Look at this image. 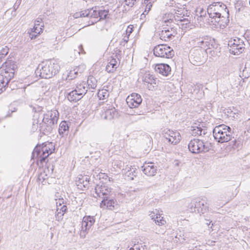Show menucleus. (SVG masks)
Here are the masks:
<instances>
[{"label": "nucleus", "instance_id": "obj_58", "mask_svg": "<svg viewBox=\"0 0 250 250\" xmlns=\"http://www.w3.org/2000/svg\"><path fill=\"white\" fill-rule=\"evenodd\" d=\"M180 21H188V23H189V22H188V20H187V19H183V20H181Z\"/></svg>", "mask_w": 250, "mask_h": 250}, {"label": "nucleus", "instance_id": "obj_4", "mask_svg": "<svg viewBox=\"0 0 250 250\" xmlns=\"http://www.w3.org/2000/svg\"><path fill=\"white\" fill-rule=\"evenodd\" d=\"M212 133L215 140L221 144L228 142L233 138L231 128L224 124L216 126Z\"/></svg>", "mask_w": 250, "mask_h": 250}, {"label": "nucleus", "instance_id": "obj_7", "mask_svg": "<svg viewBox=\"0 0 250 250\" xmlns=\"http://www.w3.org/2000/svg\"><path fill=\"white\" fill-rule=\"evenodd\" d=\"M154 55L158 57L172 58L174 55V51L171 47L165 44H160L154 47Z\"/></svg>", "mask_w": 250, "mask_h": 250}, {"label": "nucleus", "instance_id": "obj_21", "mask_svg": "<svg viewBox=\"0 0 250 250\" xmlns=\"http://www.w3.org/2000/svg\"><path fill=\"white\" fill-rule=\"evenodd\" d=\"M116 114V109L114 107L106 109L102 114V117L104 119L110 120L112 119Z\"/></svg>", "mask_w": 250, "mask_h": 250}, {"label": "nucleus", "instance_id": "obj_13", "mask_svg": "<svg viewBox=\"0 0 250 250\" xmlns=\"http://www.w3.org/2000/svg\"><path fill=\"white\" fill-rule=\"evenodd\" d=\"M126 103L130 108L138 107L142 102L140 95L137 93H132L126 99Z\"/></svg>", "mask_w": 250, "mask_h": 250}, {"label": "nucleus", "instance_id": "obj_10", "mask_svg": "<svg viewBox=\"0 0 250 250\" xmlns=\"http://www.w3.org/2000/svg\"><path fill=\"white\" fill-rule=\"evenodd\" d=\"M163 135L166 140L171 144L176 145L181 140L180 134L177 131L165 129L163 131Z\"/></svg>", "mask_w": 250, "mask_h": 250}, {"label": "nucleus", "instance_id": "obj_24", "mask_svg": "<svg viewBox=\"0 0 250 250\" xmlns=\"http://www.w3.org/2000/svg\"><path fill=\"white\" fill-rule=\"evenodd\" d=\"M69 126L66 121H62L59 126V133L62 136L67 135L68 133Z\"/></svg>", "mask_w": 250, "mask_h": 250}, {"label": "nucleus", "instance_id": "obj_61", "mask_svg": "<svg viewBox=\"0 0 250 250\" xmlns=\"http://www.w3.org/2000/svg\"><path fill=\"white\" fill-rule=\"evenodd\" d=\"M148 88H149V90L151 89V88L149 87V86H148Z\"/></svg>", "mask_w": 250, "mask_h": 250}, {"label": "nucleus", "instance_id": "obj_45", "mask_svg": "<svg viewBox=\"0 0 250 250\" xmlns=\"http://www.w3.org/2000/svg\"><path fill=\"white\" fill-rule=\"evenodd\" d=\"M133 26L132 25H130L127 26L126 31H125V34L126 35H127L129 36L130 34L133 32Z\"/></svg>", "mask_w": 250, "mask_h": 250}, {"label": "nucleus", "instance_id": "obj_18", "mask_svg": "<svg viewBox=\"0 0 250 250\" xmlns=\"http://www.w3.org/2000/svg\"><path fill=\"white\" fill-rule=\"evenodd\" d=\"M104 198L100 203V207L103 208L108 209L110 210H113L115 206L117 205L116 201L112 198Z\"/></svg>", "mask_w": 250, "mask_h": 250}, {"label": "nucleus", "instance_id": "obj_26", "mask_svg": "<svg viewBox=\"0 0 250 250\" xmlns=\"http://www.w3.org/2000/svg\"><path fill=\"white\" fill-rule=\"evenodd\" d=\"M42 19L41 18H38L35 21V25L32 30H34V32L37 34H40L42 31L43 25H41Z\"/></svg>", "mask_w": 250, "mask_h": 250}, {"label": "nucleus", "instance_id": "obj_33", "mask_svg": "<svg viewBox=\"0 0 250 250\" xmlns=\"http://www.w3.org/2000/svg\"><path fill=\"white\" fill-rule=\"evenodd\" d=\"M159 35L160 36V39L165 41V42H168L171 40L163 29L159 34Z\"/></svg>", "mask_w": 250, "mask_h": 250}, {"label": "nucleus", "instance_id": "obj_27", "mask_svg": "<svg viewBox=\"0 0 250 250\" xmlns=\"http://www.w3.org/2000/svg\"><path fill=\"white\" fill-rule=\"evenodd\" d=\"M169 37L172 40L177 34L176 29L171 26H167L163 28Z\"/></svg>", "mask_w": 250, "mask_h": 250}, {"label": "nucleus", "instance_id": "obj_1", "mask_svg": "<svg viewBox=\"0 0 250 250\" xmlns=\"http://www.w3.org/2000/svg\"><path fill=\"white\" fill-rule=\"evenodd\" d=\"M208 13L209 18L211 19L210 22L213 25L217 27H221L224 25L225 22L223 21H227L226 17H229V10L227 6L221 2H214L208 6L207 9Z\"/></svg>", "mask_w": 250, "mask_h": 250}, {"label": "nucleus", "instance_id": "obj_30", "mask_svg": "<svg viewBox=\"0 0 250 250\" xmlns=\"http://www.w3.org/2000/svg\"><path fill=\"white\" fill-rule=\"evenodd\" d=\"M88 85L89 88L94 89L97 86V81L95 78L93 77H89L87 81L86 85Z\"/></svg>", "mask_w": 250, "mask_h": 250}, {"label": "nucleus", "instance_id": "obj_14", "mask_svg": "<svg viewBox=\"0 0 250 250\" xmlns=\"http://www.w3.org/2000/svg\"><path fill=\"white\" fill-rule=\"evenodd\" d=\"M18 68L16 62H6V67L4 72H3L4 76L11 80L14 78L15 73Z\"/></svg>", "mask_w": 250, "mask_h": 250}, {"label": "nucleus", "instance_id": "obj_15", "mask_svg": "<svg viewBox=\"0 0 250 250\" xmlns=\"http://www.w3.org/2000/svg\"><path fill=\"white\" fill-rule=\"evenodd\" d=\"M143 172L146 175L152 176L156 174L157 171V167L153 163L145 164L142 167Z\"/></svg>", "mask_w": 250, "mask_h": 250}, {"label": "nucleus", "instance_id": "obj_44", "mask_svg": "<svg viewBox=\"0 0 250 250\" xmlns=\"http://www.w3.org/2000/svg\"><path fill=\"white\" fill-rule=\"evenodd\" d=\"M89 9L84 10L81 11V17H89Z\"/></svg>", "mask_w": 250, "mask_h": 250}, {"label": "nucleus", "instance_id": "obj_37", "mask_svg": "<svg viewBox=\"0 0 250 250\" xmlns=\"http://www.w3.org/2000/svg\"><path fill=\"white\" fill-rule=\"evenodd\" d=\"M191 129V134L193 136H200L201 135V127L200 126H192Z\"/></svg>", "mask_w": 250, "mask_h": 250}, {"label": "nucleus", "instance_id": "obj_54", "mask_svg": "<svg viewBox=\"0 0 250 250\" xmlns=\"http://www.w3.org/2000/svg\"><path fill=\"white\" fill-rule=\"evenodd\" d=\"M81 11L80 12H76L74 14V17L75 18H80L81 17Z\"/></svg>", "mask_w": 250, "mask_h": 250}, {"label": "nucleus", "instance_id": "obj_62", "mask_svg": "<svg viewBox=\"0 0 250 250\" xmlns=\"http://www.w3.org/2000/svg\"><path fill=\"white\" fill-rule=\"evenodd\" d=\"M131 179H132V180L133 179V177H131Z\"/></svg>", "mask_w": 250, "mask_h": 250}, {"label": "nucleus", "instance_id": "obj_39", "mask_svg": "<svg viewBox=\"0 0 250 250\" xmlns=\"http://www.w3.org/2000/svg\"><path fill=\"white\" fill-rule=\"evenodd\" d=\"M156 224L158 225H164L166 221L163 219V217L161 218V216L160 214H158L155 217V219L154 220Z\"/></svg>", "mask_w": 250, "mask_h": 250}, {"label": "nucleus", "instance_id": "obj_16", "mask_svg": "<svg viewBox=\"0 0 250 250\" xmlns=\"http://www.w3.org/2000/svg\"><path fill=\"white\" fill-rule=\"evenodd\" d=\"M155 71L164 76H168L171 72V68L167 63H158L155 67Z\"/></svg>", "mask_w": 250, "mask_h": 250}, {"label": "nucleus", "instance_id": "obj_8", "mask_svg": "<svg viewBox=\"0 0 250 250\" xmlns=\"http://www.w3.org/2000/svg\"><path fill=\"white\" fill-rule=\"evenodd\" d=\"M245 45L243 41L238 38L231 40L228 42L229 51L233 55L242 53L244 50Z\"/></svg>", "mask_w": 250, "mask_h": 250}, {"label": "nucleus", "instance_id": "obj_23", "mask_svg": "<svg viewBox=\"0 0 250 250\" xmlns=\"http://www.w3.org/2000/svg\"><path fill=\"white\" fill-rule=\"evenodd\" d=\"M82 98L81 95L77 92L75 89L67 94V98L71 102H77Z\"/></svg>", "mask_w": 250, "mask_h": 250}, {"label": "nucleus", "instance_id": "obj_34", "mask_svg": "<svg viewBox=\"0 0 250 250\" xmlns=\"http://www.w3.org/2000/svg\"><path fill=\"white\" fill-rule=\"evenodd\" d=\"M96 7L95 8H92L91 9H88L89 12V18H95L98 19V11L96 10Z\"/></svg>", "mask_w": 250, "mask_h": 250}, {"label": "nucleus", "instance_id": "obj_2", "mask_svg": "<svg viewBox=\"0 0 250 250\" xmlns=\"http://www.w3.org/2000/svg\"><path fill=\"white\" fill-rule=\"evenodd\" d=\"M59 115L57 110H51L43 114L42 122L40 124V130L44 135H48L52 132L57 123Z\"/></svg>", "mask_w": 250, "mask_h": 250}, {"label": "nucleus", "instance_id": "obj_56", "mask_svg": "<svg viewBox=\"0 0 250 250\" xmlns=\"http://www.w3.org/2000/svg\"><path fill=\"white\" fill-rule=\"evenodd\" d=\"M205 220L206 221L205 224L209 227V226L210 225L212 221L206 219H205Z\"/></svg>", "mask_w": 250, "mask_h": 250}, {"label": "nucleus", "instance_id": "obj_53", "mask_svg": "<svg viewBox=\"0 0 250 250\" xmlns=\"http://www.w3.org/2000/svg\"><path fill=\"white\" fill-rule=\"evenodd\" d=\"M201 135H200V136H204L207 134V129L206 128H202L201 127Z\"/></svg>", "mask_w": 250, "mask_h": 250}, {"label": "nucleus", "instance_id": "obj_59", "mask_svg": "<svg viewBox=\"0 0 250 250\" xmlns=\"http://www.w3.org/2000/svg\"><path fill=\"white\" fill-rule=\"evenodd\" d=\"M10 116V115L8 114H7L5 117H9Z\"/></svg>", "mask_w": 250, "mask_h": 250}, {"label": "nucleus", "instance_id": "obj_49", "mask_svg": "<svg viewBox=\"0 0 250 250\" xmlns=\"http://www.w3.org/2000/svg\"><path fill=\"white\" fill-rule=\"evenodd\" d=\"M74 51L76 52L77 53H78L79 55L81 53H83V52L84 53L82 45H80L78 47V50H74Z\"/></svg>", "mask_w": 250, "mask_h": 250}, {"label": "nucleus", "instance_id": "obj_6", "mask_svg": "<svg viewBox=\"0 0 250 250\" xmlns=\"http://www.w3.org/2000/svg\"><path fill=\"white\" fill-rule=\"evenodd\" d=\"M188 209L190 212L204 214L208 210V207L205 199L196 198L189 204Z\"/></svg>", "mask_w": 250, "mask_h": 250}, {"label": "nucleus", "instance_id": "obj_12", "mask_svg": "<svg viewBox=\"0 0 250 250\" xmlns=\"http://www.w3.org/2000/svg\"><path fill=\"white\" fill-rule=\"evenodd\" d=\"M95 191L97 196L103 198V199L109 198V196L112 195L111 188L104 184L97 185L95 188Z\"/></svg>", "mask_w": 250, "mask_h": 250}, {"label": "nucleus", "instance_id": "obj_28", "mask_svg": "<svg viewBox=\"0 0 250 250\" xmlns=\"http://www.w3.org/2000/svg\"><path fill=\"white\" fill-rule=\"evenodd\" d=\"M9 50V48L7 46L0 45V62L2 61V59L8 54Z\"/></svg>", "mask_w": 250, "mask_h": 250}, {"label": "nucleus", "instance_id": "obj_52", "mask_svg": "<svg viewBox=\"0 0 250 250\" xmlns=\"http://www.w3.org/2000/svg\"><path fill=\"white\" fill-rule=\"evenodd\" d=\"M231 143H233V144L231 145L233 148L235 149L238 147V142L237 141V140L236 139L232 141L231 142Z\"/></svg>", "mask_w": 250, "mask_h": 250}, {"label": "nucleus", "instance_id": "obj_55", "mask_svg": "<svg viewBox=\"0 0 250 250\" xmlns=\"http://www.w3.org/2000/svg\"><path fill=\"white\" fill-rule=\"evenodd\" d=\"M128 38H129V36H128L127 35L126 36H125L124 38H123V41L124 42H125V43H127L128 41Z\"/></svg>", "mask_w": 250, "mask_h": 250}, {"label": "nucleus", "instance_id": "obj_25", "mask_svg": "<svg viewBox=\"0 0 250 250\" xmlns=\"http://www.w3.org/2000/svg\"><path fill=\"white\" fill-rule=\"evenodd\" d=\"M75 89L76 90L77 92H78L79 94L81 95L82 97H83L87 91V87L85 83L77 85Z\"/></svg>", "mask_w": 250, "mask_h": 250}, {"label": "nucleus", "instance_id": "obj_17", "mask_svg": "<svg viewBox=\"0 0 250 250\" xmlns=\"http://www.w3.org/2000/svg\"><path fill=\"white\" fill-rule=\"evenodd\" d=\"M76 182L79 188L84 190L89 187V178L87 176L80 175L76 180Z\"/></svg>", "mask_w": 250, "mask_h": 250}, {"label": "nucleus", "instance_id": "obj_32", "mask_svg": "<svg viewBox=\"0 0 250 250\" xmlns=\"http://www.w3.org/2000/svg\"><path fill=\"white\" fill-rule=\"evenodd\" d=\"M197 52L194 53V54H192L191 55V58L193 59L195 62H197L196 65H200L201 63H202L203 62V57L201 58L197 56V54L200 55L199 53Z\"/></svg>", "mask_w": 250, "mask_h": 250}, {"label": "nucleus", "instance_id": "obj_5", "mask_svg": "<svg viewBox=\"0 0 250 250\" xmlns=\"http://www.w3.org/2000/svg\"><path fill=\"white\" fill-rule=\"evenodd\" d=\"M54 150V146L52 143H43L35 147L32 152V157L37 158L41 163H43Z\"/></svg>", "mask_w": 250, "mask_h": 250}, {"label": "nucleus", "instance_id": "obj_46", "mask_svg": "<svg viewBox=\"0 0 250 250\" xmlns=\"http://www.w3.org/2000/svg\"><path fill=\"white\" fill-rule=\"evenodd\" d=\"M136 1V0H125V2L126 5L130 7H132L134 5Z\"/></svg>", "mask_w": 250, "mask_h": 250}, {"label": "nucleus", "instance_id": "obj_20", "mask_svg": "<svg viewBox=\"0 0 250 250\" xmlns=\"http://www.w3.org/2000/svg\"><path fill=\"white\" fill-rule=\"evenodd\" d=\"M8 85H11V79H7V77H5L4 74L2 73V74L0 76V93L3 90H5L6 86Z\"/></svg>", "mask_w": 250, "mask_h": 250}, {"label": "nucleus", "instance_id": "obj_29", "mask_svg": "<svg viewBox=\"0 0 250 250\" xmlns=\"http://www.w3.org/2000/svg\"><path fill=\"white\" fill-rule=\"evenodd\" d=\"M42 115V113L40 112H35L33 118V128L37 129L38 127V125L40 122V118Z\"/></svg>", "mask_w": 250, "mask_h": 250}, {"label": "nucleus", "instance_id": "obj_36", "mask_svg": "<svg viewBox=\"0 0 250 250\" xmlns=\"http://www.w3.org/2000/svg\"><path fill=\"white\" fill-rule=\"evenodd\" d=\"M129 250H147L146 245H143L141 244H134L133 247H131Z\"/></svg>", "mask_w": 250, "mask_h": 250}, {"label": "nucleus", "instance_id": "obj_35", "mask_svg": "<svg viewBox=\"0 0 250 250\" xmlns=\"http://www.w3.org/2000/svg\"><path fill=\"white\" fill-rule=\"evenodd\" d=\"M218 45L215 42L214 40H209L207 46L206 50L217 48Z\"/></svg>", "mask_w": 250, "mask_h": 250}, {"label": "nucleus", "instance_id": "obj_60", "mask_svg": "<svg viewBox=\"0 0 250 250\" xmlns=\"http://www.w3.org/2000/svg\"><path fill=\"white\" fill-rule=\"evenodd\" d=\"M94 22H96V21H92V24H93Z\"/></svg>", "mask_w": 250, "mask_h": 250}, {"label": "nucleus", "instance_id": "obj_40", "mask_svg": "<svg viewBox=\"0 0 250 250\" xmlns=\"http://www.w3.org/2000/svg\"><path fill=\"white\" fill-rule=\"evenodd\" d=\"M208 39H205L203 40L199 41L198 42H197V45L203 48H204L205 49H206L207 44L208 43Z\"/></svg>", "mask_w": 250, "mask_h": 250}, {"label": "nucleus", "instance_id": "obj_3", "mask_svg": "<svg viewBox=\"0 0 250 250\" xmlns=\"http://www.w3.org/2000/svg\"><path fill=\"white\" fill-rule=\"evenodd\" d=\"M60 66L54 61H47L38 65L35 73L41 78L49 79L58 73Z\"/></svg>", "mask_w": 250, "mask_h": 250}, {"label": "nucleus", "instance_id": "obj_31", "mask_svg": "<svg viewBox=\"0 0 250 250\" xmlns=\"http://www.w3.org/2000/svg\"><path fill=\"white\" fill-rule=\"evenodd\" d=\"M109 96L108 91L104 89L99 90L98 93V96L100 100L106 99Z\"/></svg>", "mask_w": 250, "mask_h": 250}, {"label": "nucleus", "instance_id": "obj_11", "mask_svg": "<svg viewBox=\"0 0 250 250\" xmlns=\"http://www.w3.org/2000/svg\"><path fill=\"white\" fill-rule=\"evenodd\" d=\"M189 150L192 153H199L205 150H208L203 142L199 139L191 140L188 144Z\"/></svg>", "mask_w": 250, "mask_h": 250}, {"label": "nucleus", "instance_id": "obj_19", "mask_svg": "<svg viewBox=\"0 0 250 250\" xmlns=\"http://www.w3.org/2000/svg\"><path fill=\"white\" fill-rule=\"evenodd\" d=\"M118 66L116 59L112 58L106 66L105 70L108 73H113L116 70Z\"/></svg>", "mask_w": 250, "mask_h": 250}, {"label": "nucleus", "instance_id": "obj_51", "mask_svg": "<svg viewBox=\"0 0 250 250\" xmlns=\"http://www.w3.org/2000/svg\"><path fill=\"white\" fill-rule=\"evenodd\" d=\"M57 209L62 211V212H63L65 213L67 210V207H66V206L63 205L62 207H61L60 208H57Z\"/></svg>", "mask_w": 250, "mask_h": 250}, {"label": "nucleus", "instance_id": "obj_22", "mask_svg": "<svg viewBox=\"0 0 250 250\" xmlns=\"http://www.w3.org/2000/svg\"><path fill=\"white\" fill-rule=\"evenodd\" d=\"M143 81L144 83L150 84L151 85L156 84V79H155L153 75L150 74L149 73H146L143 78Z\"/></svg>", "mask_w": 250, "mask_h": 250}, {"label": "nucleus", "instance_id": "obj_41", "mask_svg": "<svg viewBox=\"0 0 250 250\" xmlns=\"http://www.w3.org/2000/svg\"><path fill=\"white\" fill-rule=\"evenodd\" d=\"M64 213L62 212L58 209H57L56 214L55 215L56 220L58 221H61L63 219Z\"/></svg>", "mask_w": 250, "mask_h": 250}, {"label": "nucleus", "instance_id": "obj_50", "mask_svg": "<svg viewBox=\"0 0 250 250\" xmlns=\"http://www.w3.org/2000/svg\"><path fill=\"white\" fill-rule=\"evenodd\" d=\"M158 213L157 211L156 212H151L149 214L150 217L151 218V219L154 220L155 219V217L156 215H157Z\"/></svg>", "mask_w": 250, "mask_h": 250}, {"label": "nucleus", "instance_id": "obj_43", "mask_svg": "<svg viewBox=\"0 0 250 250\" xmlns=\"http://www.w3.org/2000/svg\"><path fill=\"white\" fill-rule=\"evenodd\" d=\"M48 177L46 174H45V172L44 171L43 173H41L39 175L38 177V180L39 181H41L42 182H43L45 180L47 179Z\"/></svg>", "mask_w": 250, "mask_h": 250}, {"label": "nucleus", "instance_id": "obj_57", "mask_svg": "<svg viewBox=\"0 0 250 250\" xmlns=\"http://www.w3.org/2000/svg\"><path fill=\"white\" fill-rule=\"evenodd\" d=\"M248 131L250 133V120L248 122Z\"/></svg>", "mask_w": 250, "mask_h": 250}, {"label": "nucleus", "instance_id": "obj_42", "mask_svg": "<svg viewBox=\"0 0 250 250\" xmlns=\"http://www.w3.org/2000/svg\"><path fill=\"white\" fill-rule=\"evenodd\" d=\"M78 72L75 69L71 70L69 73L67 77L69 80H72L76 77L78 75Z\"/></svg>", "mask_w": 250, "mask_h": 250}, {"label": "nucleus", "instance_id": "obj_48", "mask_svg": "<svg viewBox=\"0 0 250 250\" xmlns=\"http://www.w3.org/2000/svg\"><path fill=\"white\" fill-rule=\"evenodd\" d=\"M136 170H137V169L135 167L130 168V170L127 172V174L128 173V176H130L131 173H132V176L136 177L137 176V173L135 172Z\"/></svg>", "mask_w": 250, "mask_h": 250}, {"label": "nucleus", "instance_id": "obj_38", "mask_svg": "<svg viewBox=\"0 0 250 250\" xmlns=\"http://www.w3.org/2000/svg\"><path fill=\"white\" fill-rule=\"evenodd\" d=\"M108 11L107 10H99L98 11V18H100V19H106L108 15Z\"/></svg>", "mask_w": 250, "mask_h": 250}, {"label": "nucleus", "instance_id": "obj_9", "mask_svg": "<svg viewBox=\"0 0 250 250\" xmlns=\"http://www.w3.org/2000/svg\"><path fill=\"white\" fill-rule=\"evenodd\" d=\"M95 222L94 216H85L83 217L82 222V229L80 231V235L81 238H84L88 231L93 226Z\"/></svg>", "mask_w": 250, "mask_h": 250}, {"label": "nucleus", "instance_id": "obj_47", "mask_svg": "<svg viewBox=\"0 0 250 250\" xmlns=\"http://www.w3.org/2000/svg\"><path fill=\"white\" fill-rule=\"evenodd\" d=\"M40 34H37L34 32V30L31 29V32L29 33V37L31 40L35 39Z\"/></svg>", "mask_w": 250, "mask_h": 250}]
</instances>
